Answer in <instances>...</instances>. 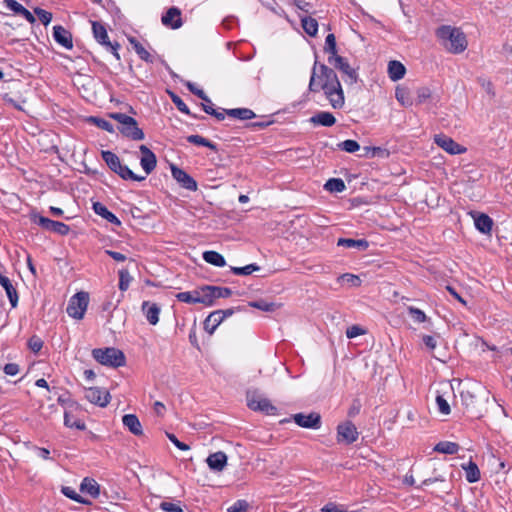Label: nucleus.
I'll return each mask as SVG.
<instances>
[{"label":"nucleus","instance_id":"nucleus-3","mask_svg":"<svg viewBox=\"0 0 512 512\" xmlns=\"http://www.w3.org/2000/svg\"><path fill=\"white\" fill-rule=\"evenodd\" d=\"M109 116L118 122V130L124 137L132 141L144 140L145 134L136 119L120 112L110 113Z\"/></svg>","mask_w":512,"mask_h":512},{"label":"nucleus","instance_id":"nucleus-56","mask_svg":"<svg viewBox=\"0 0 512 512\" xmlns=\"http://www.w3.org/2000/svg\"><path fill=\"white\" fill-rule=\"evenodd\" d=\"M28 347L34 353H38L43 347V341L39 336L33 335L28 340Z\"/></svg>","mask_w":512,"mask_h":512},{"label":"nucleus","instance_id":"nucleus-15","mask_svg":"<svg viewBox=\"0 0 512 512\" xmlns=\"http://www.w3.org/2000/svg\"><path fill=\"white\" fill-rule=\"evenodd\" d=\"M294 422L303 428L319 429L321 426V416L316 412L310 414L297 413L293 415Z\"/></svg>","mask_w":512,"mask_h":512},{"label":"nucleus","instance_id":"nucleus-12","mask_svg":"<svg viewBox=\"0 0 512 512\" xmlns=\"http://www.w3.org/2000/svg\"><path fill=\"white\" fill-rule=\"evenodd\" d=\"M85 398L92 404L106 407L111 400V395L106 389L89 387L85 389Z\"/></svg>","mask_w":512,"mask_h":512},{"label":"nucleus","instance_id":"nucleus-53","mask_svg":"<svg viewBox=\"0 0 512 512\" xmlns=\"http://www.w3.org/2000/svg\"><path fill=\"white\" fill-rule=\"evenodd\" d=\"M34 13L38 16L43 25L47 26L52 20V13L40 7L34 8Z\"/></svg>","mask_w":512,"mask_h":512},{"label":"nucleus","instance_id":"nucleus-51","mask_svg":"<svg viewBox=\"0 0 512 512\" xmlns=\"http://www.w3.org/2000/svg\"><path fill=\"white\" fill-rule=\"evenodd\" d=\"M160 508L165 512H183L181 501L167 502L163 501L160 503Z\"/></svg>","mask_w":512,"mask_h":512},{"label":"nucleus","instance_id":"nucleus-14","mask_svg":"<svg viewBox=\"0 0 512 512\" xmlns=\"http://www.w3.org/2000/svg\"><path fill=\"white\" fill-rule=\"evenodd\" d=\"M171 173L173 178L182 188L187 189L189 191L197 190V182L183 169L177 167L176 165H171Z\"/></svg>","mask_w":512,"mask_h":512},{"label":"nucleus","instance_id":"nucleus-58","mask_svg":"<svg viewBox=\"0 0 512 512\" xmlns=\"http://www.w3.org/2000/svg\"><path fill=\"white\" fill-rule=\"evenodd\" d=\"M212 292L214 293L215 299L228 298L232 295V290L228 287L212 286Z\"/></svg>","mask_w":512,"mask_h":512},{"label":"nucleus","instance_id":"nucleus-20","mask_svg":"<svg viewBox=\"0 0 512 512\" xmlns=\"http://www.w3.org/2000/svg\"><path fill=\"white\" fill-rule=\"evenodd\" d=\"M475 227L483 234H490L493 227V220L490 216L484 213H473Z\"/></svg>","mask_w":512,"mask_h":512},{"label":"nucleus","instance_id":"nucleus-41","mask_svg":"<svg viewBox=\"0 0 512 512\" xmlns=\"http://www.w3.org/2000/svg\"><path fill=\"white\" fill-rule=\"evenodd\" d=\"M178 301L188 304H197L199 303V293L197 289L193 291L179 292L176 295Z\"/></svg>","mask_w":512,"mask_h":512},{"label":"nucleus","instance_id":"nucleus-40","mask_svg":"<svg viewBox=\"0 0 512 512\" xmlns=\"http://www.w3.org/2000/svg\"><path fill=\"white\" fill-rule=\"evenodd\" d=\"M187 142L197 145V146H204L207 147L213 151H217V145L210 140L200 136V135H189L186 137Z\"/></svg>","mask_w":512,"mask_h":512},{"label":"nucleus","instance_id":"nucleus-10","mask_svg":"<svg viewBox=\"0 0 512 512\" xmlns=\"http://www.w3.org/2000/svg\"><path fill=\"white\" fill-rule=\"evenodd\" d=\"M33 222L37 223L43 229L55 232L59 235H67L70 231V227L60 221L51 220L41 215H33Z\"/></svg>","mask_w":512,"mask_h":512},{"label":"nucleus","instance_id":"nucleus-7","mask_svg":"<svg viewBox=\"0 0 512 512\" xmlns=\"http://www.w3.org/2000/svg\"><path fill=\"white\" fill-rule=\"evenodd\" d=\"M89 303V294L87 292L76 293L69 301L67 313L74 319H82Z\"/></svg>","mask_w":512,"mask_h":512},{"label":"nucleus","instance_id":"nucleus-34","mask_svg":"<svg viewBox=\"0 0 512 512\" xmlns=\"http://www.w3.org/2000/svg\"><path fill=\"white\" fill-rule=\"evenodd\" d=\"M205 262L214 265L216 267H224L226 265V260L222 254L217 251L209 250L205 251L202 255Z\"/></svg>","mask_w":512,"mask_h":512},{"label":"nucleus","instance_id":"nucleus-22","mask_svg":"<svg viewBox=\"0 0 512 512\" xmlns=\"http://www.w3.org/2000/svg\"><path fill=\"white\" fill-rule=\"evenodd\" d=\"M5 6L15 14L23 16L30 24H34V15L16 0H5Z\"/></svg>","mask_w":512,"mask_h":512},{"label":"nucleus","instance_id":"nucleus-2","mask_svg":"<svg viewBox=\"0 0 512 512\" xmlns=\"http://www.w3.org/2000/svg\"><path fill=\"white\" fill-rule=\"evenodd\" d=\"M436 36L451 53L459 54L467 48V39L461 29L442 25L436 30Z\"/></svg>","mask_w":512,"mask_h":512},{"label":"nucleus","instance_id":"nucleus-25","mask_svg":"<svg viewBox=\"0 0 512 512\" xmlns=\"http://www.w3.org/2000/svg\"><path fill=\"white\" fill-rule=\"evenodd\" d=\"M93 210L97 215L101 216L102 218L107 220L109 223L117 225V226L121 225V221L118 219V217L114 213L109 211L108 208L105 205H103L102 203L95 202L93 204Z\"/></svg>","mask_w":512,"mask_h":512},{"label":"nucleus","instance_id":"nucleus-17","mask_svg":"<svg viewBox=\"0 0 512 512\" xmlns=\"http://www.w3.org/2000/svg\"><path fill=\"white\" fill-rule=\"evenodd\" d=\"M139 150L142 154V157L140 159V165L145 171L146 175H149L150 173H152V171L155 169L157 165L156 155L146 145H141L139 147Z\"/></svg>","mask_w":512,"mask_h":512},{"label":"nucleus","instance_id":"nucleus-26","mask_svg":"<svg viewBox=\"0 0 512 512\" xmlns=\"http://www.w3.org/2000/svg\"><path fill=\"white\" fill-rule=\"evenodd\" d=\"M80 491L96 499L100 495V485L93 478L85 477L80 484Z\"/></svg>","mask_w":512,"mask_h":512},{"label":"nucleus","instance_id":"nucleus-5","mask_svg":"<svg viewBox=\"0 0 512 512\" xmlns=\"http://www.w3.org/2000/svg\"><path fill=\"white\" fill-rule=\"evenodd\" d=\"M101 156L109 169L118 174L123 180L141 182L146 179V176L137 175L128 166L123 165L120 158L112 151L103 150Z\"/></svg>","mask_w":512,"mask_h":512},{"label":"nucleus","instance_id":"nucleus-24","mask_svg":"<svg viewBox=\"0 0 512 512\" xmlns=\"http://www.w3.org/2000/svg\"><path fill=\"white\" fill-rule=\"evenodd\" d=\"M142 311L151 325H156L158 323L160 308L156 303L151 304L148 301H144L142 303Z\"/></svg>","mask_w":512,"mask_h":512},{"label":"nucleus","instance_id":"nucleus-60","mask_svg":"<svg viewBox=\"0 0 512 512\" xmlns=\"http://www.w3.org/2000/svg\"><path fill=\"white\" fill-rule=\"evenodd\" d=\"M431 97V91L427 87H421L417 90V103L422 104Z\"/></svg>","mask_w":512,"mask_h":512},{"label":"nucleus","instance_id":"nucleus-57","mask_svg":"<svg viewBox=\"0 0 512 512\" xmlns=\"http://www.w3.org/2000/svg\"><path fill=\"white\" fill-rule=\"evenodd\" d=\"M436 403L438 406V410L443 415H448L451 412L450 405L448 404L447 400L444 399L442 395H438L436 397Z\"/></svg>","mask_w":512,"mask_h":512},{"label":"nucleus","instance_id":"nucleus-9","mask_svg":"<svg viewBox=\"0 0 512 512\" xmlns=\"http://www.w3.org/2000/svg\"><path fill=\"white\" fill-rule=\"evenodd\" d=\"M247 406L253 411L263 412L267 415H275L277 412V408L269 399L255 392L247 394Z\"/></svg>","mask_w":512,"mask_h":512},{"label":"nucleus","instance_id":"nucleus-11","mask_svg":"<svg viewBox=\"0 0 512 512\" xmlns=\"http://www.w3.org/2000/svg\"><path fill=\"white\" fill-rule=\"evenodd\" d=\"M359 436L356 426L351 421H346L337 426V441L350 445L354 443Z\"/></svg>","mask_w":512,"mask_h":512},{"label":"nucleus","instance_id":"nucleus-37","mask_svg":"<svg viewBox=\"0 0 512 512\" xmlns=\"http://www.w3.org/2000/svg\"><path fill=\"white\" fill-rule=\"evenodd\" d=\"M300 21H301V26H302L303 30L305 31V33H307L311 37L316 36V34L318 32V22L316 19H314L310 16H305V17H301Z\"/></svg>","mask_w":512,"mask_h":512},{"label":"nucleus","instance_id":"nucleus-19","mask_svg":"<svg viewBox=\"0 0 512 512\" xmlns=\"http://www.w3.org/2000/svg\"><path fill=\"white\" fill-rule=\"evenodd\" d=\"M206 462L211 470L221 472L227 465V456L224 452L218 451L210 454Z\"/></svg>","mask_w":512,"mask_h":512},{"label":"nucleus","instance_id":"nucleus-31","mask_svg":"<svg viewBox=\"0 0 512 512\" xmlns=\"http://www.w3.org/2000/svg\"><path fill=\"white\" fill-rule=\"evenodd\" d=\"M224 111L226 115L239 120H250L256 117L255 113L249 108L224 109Z\"/></svg>","mask_w":512,"mask_h":512},{"label":"nucleus","instance_id":"nucleus-1","mask_svg":"<svg viewBox=\"0 0 512 512\" xmlns=\"http://www.w3.org/2000/svg\"><path fill=\"white\" fill-rule=\"evenodd\" d=\"M310 92L323 91L334 109H342L345 104L344 91L339 78L332 67L315 60L309 81Z\"/></svg>","mask_w":512,"mask_h":512},{"label":"nucleus","instance_id":"nucleus-49","mask_svg":"<svg viewBox=\"0 0 512 512\" xmlns=\"http://www.w3.org/2000/svg\"><path fill=\"white\" fill-rule=\"evenodd\" d=\"M339 149L347 153H354L360 149V145L356 140L347 139L338 144Z\"/></svg>","mask_w":512,"mask_h":512},{"label":"nucleus","instance_id":"nucleus-21","mask_svg":"<svg viewBox=\"0 0 512 512\" xmlns=\"http://www.w3.org/2000/svg\"><path fill=\"white\" fill-rule=\"evenodd\" d=\"M309 122L314 126L331 127L336 123V118L330 112L319 111L310 117Z\"/></svg>","mask_w":512,"mask_h":512},{"label":"nucleus","instance_id":"nucleus-42","mask_svg":"<svg viewBox=\"0 0 512 512\" xmlns=\"http://www.w3.org/2000/svg\"><path fill=\"white\" fill-rule=\"evenodd\" d=\"M64 425L69 428H75L78 430H84L86 428L85 423L75 418L70 412L65 411L64 413Z\"/></svg>","mask_w":512,"mask_h":512},{"label":"nucleus","instance_id":"nucleus-39","mask_svg":"<svg viewBox=\"0 0 512 512\" xmlns=\"http://www.w3.org/2000/svg\"><path fill=\"white\" fill-rule=\"evenodd\" d=\"M61 492L63 495H65L67 498L74 500L77 503L83 504V505H91V501L88 499H85L81 495H79L74 488L70 486H62Z\"/></svg>","mask_w":512,"mask_h":512},{"label":"nucleus","instance_id":"nucleus-47","mask_svg":"<svg viewBox=\"0 0 512 512\" xmlns=\"http://www.w3.org/2000/svg\"><path fill=\"white\" fill-rule=\"evenodd\" d=\"M170 95V98L172 100V102L175 104V106L177 107V109L186 114V115H189V116H192L194 118H196L195 115H193L191 112H190V109L189 107L186 105V103L175 93L173 92H170L169 93Z\"/></svg>","mask_w":512,"mask_h":512},{"label":"nucleus","instance_id":"nucleus-50","mask_svg":"<svg viewBox=\"0 0 512 512\" xmlns=\"http://www.w3.org/2000/svg\"><path fill=\"white\" fill-rule=\"evenodd\" d=\"M91 121L102 130H105L109 133L115 132L113 124L103 118L91 117Z\"/></svg>","mask_w":512,"mask_h":512},{"label":"nucleus","instance_id":"nucleus-8","mask_svg":"<svg viewBox=\"0 0 512 512\" xmlns=\"http://www.w3.org/2000/svg\"><path fill=\"white\" fill-rule=\"evenodd\" d=\"M92 31L94 38L97 40V42L105 46L108 50H110L117 60H120V55L118 53L120 45L117 42H110L107 30L104 27V25L97 21H94L92 22Z\"/></svg>","mask_w":512,"mask_h":512},{"label":"nucleus","instance_id":"nucleus-54","mask_svg":"<svg viewBox=\"0 0 512 512\" xmlns=\"http://www.w3.org/2000/svg\"><path fill=\"white\" fill-rule=\"evenodd\" d=\"M248 508L249 503L244 499H239L227 509V512H246Z\"/></svg>","mask_w":512,"mask_h":512},{"label":"nucleus","instance_id":"nucleus-35","mask_svg":"<svg viewBox=\"0 0 512 512\" xmlns=\"http://www.w3.org/2000/svg\"><path fill=\"white\" fill-rule=\"evenodd\" d=\"M459 449V444L450 441H440L433 448L435 452L449 455L456 454L459 451Z\"/></svg>","mask_w":512,"mask_h":512},{"label":"nucleus","instance_id":"nucleus-52","mask_svg":"<svg viewBox=\"0 0 512 512\" xmlns=\"http://www.w3.org/2000/svg\"><path fill=\"white\" fill-rule=\"evenodd\" d=\"M408 312L412 319L417 323L425 322L427 319L426 314L419 308L411 306L408 308Z\"/></svg>","mask_w":512,"mask_h":512},{"label":"nucleus","instance_id":"nucleus-63","mask_svg":"<svg viewBox=\"0 0 512 512\" xmlns=\"http://www.w3.org/2000/svg\"><path fill=\"white\" fill-rule=\"evenodd\" d=\"M478 82L481 85V87L486 91L487 94H489L491 97L495 96L494 87L491 81L485 78H479Z\"/></svg>","mask_w":512,"mask_h":512},{"label":"nucleus","instance_id":"nucleus-18","mask_svg":"<svg viewBox=\"0 0 512 512\" xmlns=\"http://www.w3.org/2000/svg\"><path fill=\"white\" fill-rule=\"evenodd\" d=\"M53 38L59 45L63 46L64 48H73L72 34L63 26L56 25L53 27Z\"/></svg>","mask_w":512,"mask_h":512},{"label":"nucleus","instance_id":"nucleus-46","mask_svg":"<svg viewBox=\"0 0 512 512\" xmlns=\"http://www.w3.org/2000/svg\"><path fill=\"white\" fill-rule=\"evenodd\" d=\"M2 100L6 104L13 106L15 109H17L19 111H24L23 104L26 102L25 99H23L21 97L14 98L11 96L10 93H4L2 95Z\"/></svg>","mask_w":512,"mask_h":512},{"label":"nucleus","instance_id":"nucleus-16","mask_svg":"<svg viewBox=\"0 0 512 512\" xmlns=\"http://www.w3.org/2000/svg\"><path fill=\"white\" fill-rule=\"evenodd\" d=\"M182 12L178 7H170L161 17V22L165 27L176 30L183 25Z\"/></svg>","mask_w":512,"mask_h":512},{"label":"nucleus","instance_id":"nucleus-29","mask_svg":"<svg viewBox=\"0 0 512 512\" xmlns=\"http://www.w3.org/2000/svg\"><path fill=\"white\" fill-rule=\"evenodd\" d=\"M461 467L465 471V477L469 483H475L480 480V470L475 462L470 460L467 464H462Z\"/></svg>","mask_w":512,"mask_h":512},{"label":"nucleus","instance_id":"nucleus-45","mask_svg":"<svg viewBox=\"0 0 512 512\" xmlns=\"http://www.w3.org/2000/svg\"><path fill=\"white\" fill-rule=\"evenodd\" d=\"M118 275H119V284H118L119 289L122 292H125L129 288V286L133 280V277L130 275V273L127 269L119 270Z\"/></svg>","mask_w":512,"mask_h":512},{"label":"nucleus","instance_id":"nucleus-64","mask_svg":"<svg viewBox=\"0 0 512 512\" xmlns=\"http://www.w3.org/2000/svg\"><path fill=\"white\" fill-rule=\"evenodd\" d=\"M341 278L347 281L351 286H358L361 282L358 276L350 273L343 274Z\"/></svg>","mask_w":512,"mask_h":512},{"label":"nucleus","instance_id":"nucleus-33","mask_svg":"<svg viewBox=\"0 0 512 512\" xmlns=\"http://www.w3.org/2000/svg\"><path fill=\"white\" fill-rule=\"evenodd\" d=\"M223 322L217 310L211 312L204 321V329L209 334H213L216 328Z\"/></svg>","mask_w":512,"mask_h":512},{"label":"nucleus","instance_id":"nucleus-36","mask_svg":"<svg viewBox=\"0 0 512 512\" xmlns=\"http://www.w3.org/2000/svg\"><path fill=\"white\" fill-rule=\"evenodd\" d=\"M199 293V303L205 306H212L214 304L215 296L212 292V285H205L197 289Z\"/></svg>","mask_w":512,"mask_h":512},{"label":"nucleus","instance_id":"nucleus-23","mask_svg":"<svg viewBox=\"0 0 512 512\" xmlns=\"http://www.w3.org/2000/svg\"><path fill=\"white\" fill-rule=\"evenodd\" d=\"M0 285L4 288L11 306L15 308L18 304V294L11 280L7 276L0 274Z\"/></svg>","mask_w":512,"mask_h":512},{"label":"nucleus","instance_id":"nucleus-27","mask_svg":"<svg viewBox=\"0 0 512 512\" xmlns=\"http://www.w3.org/2000/svg\"><path fill=\"white\" fill-rule=\"evenodd\" d=\"M122 422L124 426L127 427L132 434L136 436L142 434V425L135 414L124 415L122 418Z\"/></svg>","mask_w":512,"mask_h":512},{"label":"nucleus","instance_id":"nucleus-55","mask_svg":"<svg viewBox=\"0 0 512 512\" xmlns=\"http://www.w3.org/2000/svg\"><path fill=\"white\" fill-rule=\"evenodd\" d=\"M186 87L188 88V90L191 93L198 96L204 102L210 103V98L206 95V93L202 89L197 88L194 83L188 81V82H186Z\"/></svg>","mask_w":512,"mask_h":512},{"label":"nucleus","instance_id":"nucleus-48","mask_svg":"<svg viewBox=\"0 0 512 512\" xmlns=\"http://www.w3.org/2000/svg\"><path fill=\"white\" fill-rule=\"evenodd\" d=\"M259 270H260V266H258L255 263L248 264L244 267H231L232 273H234L235 275H244V276L250 275L253 272H256Z\"/></svg>","mask_w":512,"mask_h":512},{"label":"nucleus","instance_id":"nucleus-6","mask_svg":"<svg viewBox=\"0 0 512 512\" xmlns=\"http://www.w3.org/2000/svg\"><path fill=\"white\" fill-rule=\"evenodd\" d=\"M328 64L333 69H337L342 73L343 80L348 85H353L358 81V73L356 69L352 68L348 60L342 56L328 57Z\"/></svg>","mask_w":512,"mask_h":512},{"label":"nucleus","instance_id":"nucleus-44","mask_svg":"<svg viewBox=\"0 0 512 512\" xmlns=\"http://www.w3.org/2000/svg\"><path fill=\"white\" fill-rule=\"evenodd\" d=\"M324 188L329 192H343L346 186L342 179L331 178L325 183Z\"/></svg>","mask_w":512,"mask_h":512},{"label":"nucleus","instance_id":"nucleus-59","mask_svg":"<svg viewBox=\"0 0 512 512\" xmlns=\"http://www.w3.org/2000/svg\"><path fill=\"white\" fill-rule=\"evenodd\" d=\"M364 334H365V330L359 325H352V326L348 327L346 330V336L349 339H352V338H355V337H358V336L364 335Z\"/></svg>","mask_w":512,"mask_h":512},{"label":"nucleus","instance_id":"nucleus-61","mask_svg":"<svg viewBox=\"0 0 512 512\" xmlns=\"http://www.w3.org/2000/svg\"><path fill=\"white\" fill-rule=\"evenodd\" d=\"M322 512H348L343 505H339L333 502L327 503L322 509Z\"/></svg>","mask_w":512,"mask_h":512},{"label":"nucleus","instance_id":"nucleus-62","mask_svg":"<svg viewBox=\"0 0 512 512\" xmlns=\"http://www.w3.org/2000/svg\"><path fill=\"white\" fill-rule=\"evenodd\" d=\"M395 97L402 105L411 104L408 98V93L405 89L397 88L395 92Z\"/></svg>","mask_w":512,"mask_h":512},{"label":"nucleus","instance_id":"nucleus-4","mask_svg":"<svg viewBox=\"0 0 512 512\" xmlns=\"http://www.w3.org/2000/svg\"><path fill=\"white\" fill-rule=\"evenodd\" d=\"M91 355L95 361L106 367L119 368L126 364L125 354L115 347L95 348Z\"/></svg>","mask_w":512,"mask_h":512},{"label":"nucleus","instance_id":"nucleus-38","mask_svg":"<svg viewBox=\"0 0 512 512\" xmlns=\"http://www.w3.org/2000/svg\"><path fill=\"white\" fill-rule=\"evenodd\" d=\"M248 305L252 308H256L264 312H274L279 308V304L267 301L265 299L250 301Z\"/></svg>","mask_w":512,"mask_h":512},{"label":"nucleus","instance_id":"nucleus-43","mask_svg":"<svg viewBox=\"0 0 512 512\" xmlns=\"http://www.w3.org/2000/svg\"><path fill=\"white\" fill-rule=\"evenodd\" d=\"M324 51L328 54V57H338L336 37L334 34H328L325 39Z\"/></svg>","mask_w":512,"mask_h":512},{"label":"nucleus","instance_id":"nucleus-28","mask_svg":"<svg viewBox=\"0 0 512 512\" xmlns=\"http://www.w3.org/2000/svg\"><path fill=\"white\" fill-rule=\"evenodd\" d=\"M337 245L346 248H355L359 251H365L369 247V242L366 239L339 238Z\"/></svg>","mask_w":512,"mask_h":512},{"label":"nucleus","instance_id":"nucleus-13","mask_svg":"<svg viewBox=\"0 0 512 512\" xmlns=\"http://www.w3.org/2000/svg\"><path fill=\"white\" fill-rule=\"evenodd\" d=\"M434 142L451 155H458L466 152V148L455 142L451 137L439 134L435 135Z\"/></svg>","mask_w":512,"mask_h":512},{"label":"nucleus","instance_id":"nucleus-32","mask_svg":"<svg viewBox=\"0 0 512 512\" xmlns=\"http://www.w3.org/2000/svg\"><path fill=\"white\" fill-rule=\"evenodd\" d=\"M129 43L132 45L133 49L135 50V52L137 53L141 60L147 63L154 62V57L143 47V45L135 37H130Z\"/></svg>","mask_w":512,"mask_h":512},{"label":"nucleus","instance_id":"nucleus-30","mask_svg":"<svg viewBox=\"0 0 512 512\" xmlns=\"http://www.w3.org/2000/svg\"><path fill=\"white\" fill-rule=\"evenodd\" d=\"M406 68L405 66L396 60H392L388 64V74L391 80L398 81L402 79L405 75Z\"/></svg>","mask_w":512,"mask_h":512}]
</instances>
